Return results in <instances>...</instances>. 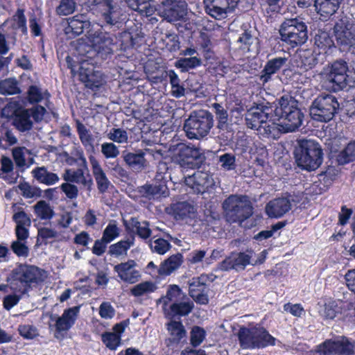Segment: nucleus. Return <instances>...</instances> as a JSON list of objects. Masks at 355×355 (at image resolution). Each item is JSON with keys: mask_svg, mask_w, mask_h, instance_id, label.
Returning a JSON list of instances; mask_svg holds the SVG:
<instances>
[{"mask_svg": "<svg viewBox=\"0 0 355 355\" xmlns=\"http://www.w3.org/2000/svg\"><path fill=\"white\" fill-rule=\"evenodd\" d=\"M294 153L297 165L308 171L317 169L322 163V149L313 140H300Z\"/></svg>", "mask_w": 355, "mask_h": 355, "instance_id": "f257e3e1", "label": "nucleus"}, {"mask_svg": "<svg viewBox=\"0 0 355 355\" xmlns=\"http://www.w3.org/2000/svg\"><path fill=\"white\" fill-rule=\"evenodd\" d=\"M347 62L342 59L335 60L323 69L322 82L329 89L336 92L345 89L349 82Z\"/></svg>", "mask_w": 355, "mask_h": 355, "instance_id": "f03ea898", "label": "nucleus"}, {"mask_svg": "<svg viewBox=\"0 0 355 355\" xmlns=\"http://www.w3.org/2000/svg\"><path fill=\"white\" fill-rule=\"evenodd\" d=\"M275 114L284 132H292L302 125L304 114L296 105L291 104L287 98L282 96L279 106L275 110Z\"/></svg>", "mask_w": 355, "mask_h": 355, "instance_id": "7ed1b4c3", "label": "nucleus"}, {"mask_svg": "<svg viewBox=\"0 0 355 355\" xmlns=\"http://www.w3.org/2000/svg\"><path fill=\"white\" fill-rule=\"evenodd\" d=\"M279 35L282 41L291 48L301 46L308 40L307 26L298 18L286 19L280 26Z\"/></svg>", "mask_w": 355, "mask_h": 355, "instance_id": "20e7f679", "label": "nucleus"}, {"mask_svg": "<svg viewBox=\"0 0 355 355\" xmlns=\"http://www.w3.org/2000/svg\"><path fill=\"white\" fill-rule=\"evenodd\" d=\"M213 124L212 114L209 111L200 110L191 113L184 121L183 129L189 139H199L209 134Z\"/></svg>", "mask_w": 355, "mask_h": 355, "instance_id": "39448f33", "label": "nucleus"}, {"mask_svg": "<svg viewBox=\"0 0 355 355\" xmlns=\"http://www.w3.org/2000/svg\"><path fill=\"white\" fill-rule=\"evenodd\" d=\"M243 196L232 194L223 202L226 220L231 223H242L252 214V206Z\"/></svg>", "mask_w": 355, "mask_h": 355, "instance_id": "423d86ee", "label": "nucleus"}, {"mask_svg": "<svg viewBox=\"0 0 355 355\" xmlns=\"http://www.w3.org/2000/svg\"><path fill=\"white\" fill-rule=\"evenodd\" d=\"M334 31L341 51H349L355 46V19L341 15L334 25Z\"/></svg>", "mask_w": 355, "mask_h": 355, "instance_id": "0eeeda50", "label": "nucleus"}, {"mask_svg": "<svg viewBox=\"0 0 355 355\" xmlns=\"http://www.w3.org/2000/svg\"><path fill=\"white\" fill-rule=\"evenodd\" d=\"M339 108L337 98L331 94H320L312 103L310 114L313 119L320 122H329Z\"/></svg>", "mask_w": 355, "mask_h": 355, "instance_id": "6e6552de", "label": "nucleus"}, {"mask_svg": "<svg viewBox=\"0 0 355 355\" xmlns=\"http://www.w3.org/2000/svg\"><path fill=\"white\" fill-rule=\"evenodd\" d=\"M174 157L180 166L184 168L199 169L205 162V156L198 148L184 143L177 145Z\"/></svg>", "mask_w": 355, "mask_h": 355, "instance_id": "1a4fd4ad", "label": "nucleus"}, {"mask_svg": "<svg viewBox=\"0 0 355 355\" xmlns=\"http://www.w3.org/2000/svg\"><path fill=\"white\" fill-rule=\"evenodd\" d=\"M37 268L26 264H20L12 271L10 282L13 290L25 293L32 283L37 282Z\"/></svg>", "mask_w": 355, "mask_h": 355, "instance_id": "9d476101", "label": "nucleus"}, {"mask_svg": "<svg viewBox=\"0 0 355 355\" xmlns=\"http://www.w3.org/2000/svg\"><path fill=\"white\" fill-rule=\"evenodd\" d=\"M355 345L349 340L342 336L340 339H328L316 346V352L320 355H354Z\"/></svg>", "mask_w": 355, "mask_h": 355, "instance_id": "9b49d317", "label": "nucleus"}, {"mask_svg": "<svg viewBox=\"0 0 355 355\" xmlns=\"http://www.w3.org/2000/svg\"><path fill=\"white\" fill-rule=\"evenodd\" d=\"M271 111L272 107L268 102L256 103L248 110L245 114L248 128L261 131L262 125L268 121Z\"/></svg>", "mask_w": 355, "mask_h": 355, "instance_id": "f8f14e48", "label": "nucleus"}, {"mask_svg": "<svg viewBox=\"0 0 355 355\" xmlns=\"http://www.w3.org/2000/svg\"><path fill=\"white\" fill-rule=\"evenodd\" d=\"M80 306L65 309L62 315L57 318L54 324V337L56 339L62 340L65 338L67 331L75 324L80 313Z\"/></svg>", "mask_w": 355, "mask_h": 355, "instance_id": "ddd939ff", "label": "nucleus"}, {"mask_svg": "<svg viewBox=\"0 0 355 355\" xmlns=\"http://www.w3.org/2000/svg\"><path fill=\"white\" fill-rule=\"evenodd\" d=\"M239 0H203L205 12L212 18L221 20L232 10Z\"/></svg>", "mask_w": 355, "mask_h": 355, "instance_id": "4468645a", "label": "nucleus"}, {"mask_svg": "<svg viewBox=\"0 0 355 355\" xmlns=\"http://www.w3.org/2000/svg\"><path fill=\"white\" fill-rule=\"evenodd\" d=\"M116 47L117 44L113 36L108 33H100L94 37L93 48L96 55L103 60L110 58Z\"/></svg>", "mask_w": 355, "mask_h": 355, "instance_id": "2eb2a0df", "label": "nucleus"}, {"mask_svg": "<svg viewBox=\"0 0 355 355\" xmlns=\"http://www.w3.org/2000/svg\"><path fill=\"white\" fill-rule=\"evenodd\" d=\"M253 253L252 249L247 250L246 252H232L220 263L219 268L224 271L244 270L247 266L252 265L250 259Z\"/></svg>", "mask_w": 355, "mask_h": 355, "instance_id": "dca6fc26", "label": "nucleus"}, {"mask_svg": "<svg viewBox=\"0 0 355 355\" xmlns=\"http://www.w3.org/2000/svg\"><path fill=\"white\" fill-rule=\"evenodd\" d=\"M185 184L194 193L202 194L212 188L215 183L208 173L198 170L193 175L185 178Z\"/></svg>", "mask_w": 355, "mask_h": 355, "instance_id": "f3484780", "label": "nucleus"}, {"mask_svg": "<svg viewBox=\"0 0 355 355\" xmlns=\"http://www.w3.org/2000/svg\"><path fill=\"white\" fill-rule=\"evenodd\" d=\"M136 266L135 260L128 259L125 262L115 265L114 271L117 273L122 282L133 284L137 282L141 277L139 271L135 268Z\"/></svg>", "mask_w": 355, "mask_h": 355, "instance_id": "a211bd4d", "label": "nucleus"}, {"mask_svg": "<svg viewBox=\"0 0 355 355\" xmlns=\"http://www.w3.org/2000/svg\"><path fill=\"white\" fill-rule=\"evenodd\" d=\"M163 17L168 22L182 20L187 14V4L183 0H166Z\"/></svg>", "mask_w": 355, "mask_h": 355, "instance_id": "6ab92c4d", "label": "nucleus"}, {"mask_svg": "<svg viewBox=\"0 0 355 355\" xmlns=\"http://www.w3.org/2000/svg\"><path fill=\"white\" fill-rule=\"evenodd\" d=\"M12 209H17L16 204H13ZM18 211L12 216V220L16 223L15 234L19 241H26L29 236L28 227L31 226V220L28 215L21 207H17Z\"/></svg>", "mask_w": 355, "mask_h": 355, "instance_id": "aec40b11", "label": "nucleus"}, {"mask_svg": "<svg viewBox=\"0 0 355 355\" xmlns=\"http://www.w3.org/2000/svg\"><path fill=\"white\" fill-rule=\"evenodd\" d=\"M207 289L208 286L205 282L203 277H193L189 283V294L196 303L207 304L209 303Z\"/></svg>", "mask_w": 355, "mask_h": 355, "instance_id": "412c9836", "label": "nucleus"}, {"mask_svg": "<svg viewBox=\"0 0 355 355\" xmlns=\"http://www.w3.org/2000/svg\"><path fill=\"white\" fill-rule=\"evenodd\" d=\"M194 308V303L187 298V301H179L175 303H171L163 309L165 317L173 320L178 317L187 316Z\"/></svg>", "mask_w": 355, "mask_h": 355, "instance_id": "4be33fe9", "label": "nucleus"}, {"mask_svg": "<svg viewBox=\"0 0 355 355\" xmlns=\"http://www.w3.org/2000/svg\"><path fill=\"white\" fill-rule=\"evenodd\" d=\"M98 8L103 21L108 25L114 26L120 23L121 12L113 0H103L98 3Z\"/></svg>", "mask_w": 355, "mask_h": 355, "instance_id": "5701e85b", "label": "nucleus"}, {"mask_svg": "<svg viewBox=\"0 0 355 355\" xmlns=\"http://www.w3.org/2000/svg\"><path fill=\"white\" fill-rule=\"evenodd\" d=\"M166 183L167 181L161 175H157L152 184L144 185L142 189L148 197L154 198L160 197L165 198L169 194V190Z\"/></svg>", "mask_w": 355, "mask_h": 355, "instance_id": "b1692460", "label": "nucleus"}, {"mask_svg": "<svg viewBox=\"0 0 355 355\" xmlns=\"http://www.w3.org/2000/svg\"><path fill=\"white\" fill-rule=\"evenodd\" d=\"M277 339L261 324H254L253 349H263L268 346H275Z\"/></svg>", "mask_w": 355, "mask_h": 355, "instance_id": "393cba45", "label": "nucleus"}, {"mask_svg": "<svg viewBox=\"0 0 355 355\" xmlns=\"http://www.w3.org/2000/svg\"><path fill=\"white\" fill-rule=\"evenodd\" d=\"M277 339L261 324H254L253 349H263L268 346H275Z\"/></svg>", "mask_w": 355, "mask_h": 355, "instance_id": "a878e982", "label": "nucleus"}, {"mask_svg": "<svg viewBox=\"0 0 355 355\" xmlns=\"http://www.w3.org/2000/svg\"><path fill=\"white\" fill-rule=\"evenodd\" d=\"M291 208L290 200L286 198H277L269 201L266 206V212L270 218H280Z\"/></svg>", "mask_w": 355, "mask_h": 355, "instance_id": "bb28decb", "label": "nucleus"}, {"mask_svg": "<svg viewBox=\"0 0 355 355\" xmlns=\"http://www.w3.org/2000/svg\"><path fill=\"white\" fill-rule=\"evenodd\" d=\"M287 61L286 58L277 57L270 59L261 71L259 80L264 85L272 80L273 75L279 72Z\"/></svg>", "mask_w": 355, "mask_h": 355, "instance_id": "cd10ccee", "label": "nucleus"}, {"mask_svg": "<svg viewBox=\"0 0 355 355\" xmlns=\"http://www.w3.org/2000/svg\"><path fill=\"white\" fill-rule=\"evenodd\" d=\"M170 338L166 342L167 346L178 345L187 337V331L182 321L171 320L166 324Z\"/></svg>", "mask_w": 355, "mask_h": 355, "instance_id": "c85d7f7f", "label": "nucleus"}, {"mask_svg": "<svg viewBox=\"0 0 355 355\" xmlns=\"http://www.w3.org/2000/svg\"><path fill=\"white\" fill-rule=\"evenodd\" d=\"M88 63L83 60L78 67L80 80L85 83V86L92 89H98L102 85L101 80L98 79L94 74V67H86Z\"/></svg>", "mask_w": 355, "mask_h": 355, "instance_id": "c756f323", "label": "nucleus"}, {"mask_svg": "<svg viewBox=\"0 0 355 355\" xmlns=\"http://www.w3.org/2000/svg\"><path fill=\"white\" fill-rule=\"evenodd\" d=\"M343 0H315V6L322 21L328 20L336 12Z\"/></svg>", "mask_w": 355, "mask_h": 355, "instance_id": "7c9ffc66", "label": "nucleus"}, {"mask_svg": "<svg viewBox=\"0 0 355 355\" xmlns=\"http://www.w3.org/2000/svg\"><path fill=\"white\" fill-rule=\"evenodd\" d=\"M90 22L87 16L78 14L68 19V26L65 31L67 34L71 33L74 37L81 35L85 28H89Z\"/></svg>", "mask_w": 355, "mask_h": 355, "instance_id": "2f4dec72", "label": "nucleus"}, {"mask_svg": "<svg viewBox=\"0 0 355 355\" xmlns=\"http://www.w3.org/2000/svg\"><path fill=\"white\" fill-rule=\"evenodd\" d=\"M89 162L92 165V173L96 182L98 189L100 193H103L108 189L110 181L98 160L94 157L90 156Z\"/></svg>", "mask_w": 355, "mask_h": 355, "instance_id": "473e14b6", "label": "nucleus"}, {"mask_svg": "<svg viewBox=\"0 0 355 355\" xmlns=\"http://www.w3.org/2000/svg\"><path fill=\"white\" fill-rule=\"evenodd\" d=\"M183 262V256L180 253L173 254L161 263L157 270L159 275L166 277L170 275L178 269Z\"/></svg>", "mask_w": 355, "mask_h": 355, "instance_id": "72a5a7b5", "label": "nucleus"}, {"mask_svg": "<svg viewBox=\"0 0 355 355\" xmlns=\"http://www.w3.org/2000/svg\"><path fill=\"white\" fill-rule=\"evenodd\" d=\"M31 174L37 182L48 186L53 185L60 180L56 173L49 171L45 166L35 167L31 171Z\"/></svg>", "mask_w": 355, "mask_h": 355, "instance_id": "f704fd0d", "label": "nucleus"}, {"mask_svg": "<svg viewBox=\"0 0 355 355\" xmlns=\"http://www.w3.org/2000/svg\"><path fill=\"white\" fill-rule=\"evenodd\" d=\"M126 165L133 171H141L146 166L145 153L139 150L137 153L128 152L123 155Z\"/></svg>", "mask_w": 355, "mask_h": 355, "instance_id": "c9c22d12", "label": "nucleus"}, {"mask_svg": "<svg viewBox=\"0 0 355 355\" xmlns=\"http://www.w3.org/2000/svg\"><path fill=\"white\" fill-rule=\"evenodd\" d=\"M237 337L240 347L243 349H253L254 324H249L248 327L241 326L237 332Z\"/></svg>", "mask_w": 355, "mask_h": 355, "instance_id": "e433bc0d", "label": "nucleus"}, {"mask_svg": "<svg viewBox=\"0 0 355 355\" xmlns=\"http://www.w3.org/2000/svg\"><path fill=\"white\" fill-rule=\"evenodd\" d=\"M314 46L318 49L319 54L327 53L329 49L334 47V42L329 32L318 30L314 37Z\"/></svg>", "mask_w": 355, "mask_h": 355, "instance_id": "4c0bfd02", "label": "nucleus"}, {"mask_svg": "<svg viewBox=\"0 0 355 355\" xmlns=\"http://www.w3.org/2000/svg\"><path fill=\"white\" fill-rule=\"evenodd\" d=\"M14 125L21 132L30 130L33 127L28 110L21 109L15 111Z\"/></svg>", "mask_w": 355, "mask_h": 355, "instance_id": "58836bf2", "label": "nucleus"}, {"mask_svg": "<svg viewBox=\"0 0 355 355\" xmlns=\"http://www.w3.org/2000/svg\"><path fill=\"white\" fill-rule=\"evenodd\" d=\"M126 228L132 232H135L139 237L143 239H147L151 236L152 231L149 227V223L144 221L140 223L137 218H131Z\"/></svg>", "mask_w": 355, "mask_h": 355, "instance_id": "ea45409f", "label": "nucleus"}, {"mask_svg": "<svg viewBox=\"0 0 355 355\" xmlns=\"http://www.w3.org/2000/svg\"><path fill=\"white\" fill-rule=\"evenodd\" d=\"M186 298L182 289L176 284L169 285L165 296L162 297L160 301L163 302V309L169 306L170 303H175Z\"/></svg>", "mask_w": 355, "mask_h": 355, "instance_id": "a19ab883", "label": "nucleus"}, {"mask_svg": "<svg viewBox=\"0 0 355 355\" xmlns=\"http://www.w3.org/2000/svg\"><path fill=\"white\" fill-rule=\"evenodd\" d=\"M139 40L141 38L138 34H133L129 31H123L120 33L119 37L120 49L126 51L128 49L138 47L139 46Z\"/></svg>", "mask_w": 355, "mask_h": 355, "instance_id": "79ce46f5", "label": "nucleus"}, {"mask_svg": "<svg viewBox=\"0 0 355 355\" xmlns=\"http://www.w3.org/2000/svg\"><path fill=\"white\" fill-rule=\"evenodd\" d=\"M172 213L176 220H183L190 217L194 212V207L187 201L178 202L171 205Z\"/></svg>", "mask_w": 355, "mask_h": 355, "instance_id": "37998d69", "label": "nucleus"}, {"mask_svg": "<svg viewBox=\"0 0 355 355\" xmlns=\"http://www.w3.org/2000/svg\"><path fill=\"white\" fill-rule=\"evenodd\" d=\"M76 125L79 139L85 148L93 150L94 139L92 135L78 119L76 120Z\"/></svg>", "mask_w": 355, "mask_h": 355, "instance_id": "c03bdc74", "label": "nucleus"}, {"mask_svg": "<svg viewBox=\"0 0 355 355\" xmlns=\"http://www.w3.org/2000/svg\"><path fill=\"white\" fill-rule=\"evenodd\" d=\"M50 98L51 94L47 89L42 92L41 89L37 85H31L28 89L27 99L30 104H37L43 99L49 101Z\"/></svg>", "mask_w": 355, "mask_h": 355, "instance_id": "a18cd8bd", "label": "nucleus"}, {"mask_svg": "<svg viewBox=\"0 0 355 355\" xmlns=\"http://www.w3.org/2000/svg\"><path fill=\"white\" fill-rule=\"evenodd\" d=\"M135 236H131L125 240L112 244L109 248V254L112 256L119 257L126 254L127 251L134 245Z\"/></svg>", "mask_w": 355, "mask_h": 355, "instance_id": "49530a36", "label": "nucleus"}, {"mask_svg": "<svg viewBox=\"0 0 355 355\" xmlns=\"http://www.w3.org/2000/svg\"><path fill=\"white\" fill-rule=\"evenodd\" d=\"M21 89L15 78H6L0 81V94L5 96L19 94Z\"/></svg>", "mask_w": 355, "mask_h": 355, "instance_id": "de8ad7c7", "label": "nucleus"}, {"mask_svg": "<svg viewBox=\"0 0 355 355\" xmlns=\"http://www.w3.org/2000/svg\"><path fill=\"white\" fill-rule=\"evenodd\" d=\"M263 15L267 17H273L280 12V0H259Z\"/></svg>", "mask_w": 355, "mask_h": 355, "instance_id": "09e8293b", "label": "nucleus"}, {"mask_svg": "<svg viewBox=\"0 0 355 355\" xmlns=\"http://www.w3.org/2000/svg\"><path fill=\"white\" fill-rule=\"evenodd\" d=\"M201 59L196 56L180 58L175 62V67L178 69H180L182 72L189 71L190 69L201 66Z\"/></svg>", "mask_w": 355, "mask_h": 355, "instance_id": "8fccbe9b", "label": "nucleus"}, {"mask_svg": "<svg viewBox=\"0 0 355 355\" xmlns=\"http://www.w3.org/2000/svg\"><path fill=\"white\" fill-rule=\"evenodd\" d=\"M355 160V141H350L337 156V162L344 165Z\"/></svg>", "mask_w": 355, "mask_h": 355, "instance_id": "3c124183", "label": "nucleus"}, {"mask_svg": "<svg viewBox=\"0 0 355 355\" xmlns=\"http://www.w3.org/2000/svg\"><path fill=\"white\" fill-rule=\"evenodd\" d=\"M34 211L37 216L42 220H50L54 215V211L44 200H40L35 205Z\"/></svg>", "mask_w": 355, "mask_h": 355, "instance_id": "603ef678", "label": "nucleus"}, {"mask_svg": "<svg viewBox=\"0 0 355 355\" xmlns=\"http://www.w3.org/2000/svg\"><path fill=\"white\" fill-rule=\"evenodd\" d=\"M157 289L155 283L146 281L139 283L130 289V294L135 297H140L145 294L153 293Z\"/></svg>", "mask_w": 355, "mask_h": 355, "instance_id": "864d4df0", "label": "nucleus"}, {"mask_svg": "<svg viewBox=\"0 0 355 355\" xmlns=\"http://www.w3.org/2000/svg\"><path fill=\"white\" fill-rule=\"evenodd\" d=\"M103 343L110 350H116L121 345V338L110 331L101 334Z\"/></svg>", "mask_w": 355, "mask_h": 355, "instance_id": "5fc2aeb1", "label": "nucleus"}, {"mask_svg": "<svg viewBox=\"0 0 355 355\" xmlns=\"http://www.w3.org/2000/svg\"><path fill=\"white\" fill-rule=\"evenodd\" d=\"M218 164L224 171H234L236 168L237 166L236 156L233 153H225L218 157Z\"/></svg>", "mask_w": 355, "mask_h": 355, "instance_id": "6e6d98bb", "label": "nucleus"}, {"mask_svg": "<svg viewBox=\"0 0 355 355\" xmlns=\"http://www.w3.org/2000/svg\"><path fill=\"white\" fill-rule=\"evenodd\" d=\"M206 331L199 326H193L190 331V343L193 347H198L205 339Z\"/></svg>", "mask_w": 355, "mask_h": 355, "instance_id": "4d7b16f0", "label": "nucleus"}, {"mask_svg": "<svg viewBox=\"0 0 355 355\" xmlns=\"http://www.w3.org/2000/svg\"><path fill=\"white\" fill-rule=\"evenodd\" d=\"M76 8V0H60L55 11L59 16H67L72 14L75 11Z\"/></svg>", "mask_w": 355, "mask_h": 355, "instance_id": "13d9d810", "label": "nucleus"}, {"mask_svg": "<svg viewBox=\"0 0 355 355\" xmlns=\"http://www.w3.org/2000/svg\"><path fill=\"white\" fill-rule=\"evenodd\" d=\"M120 234V229L116 221L112 220L108 223L103 232L102 238L109 243L117 238Z\"/></svg>", "mask_w": 355, "mask_h": 355, "instance_id": "bf43d9fd", "label": "nucleus"}, {"mask_svg": "<svg viewBox=\"0 0 355 355\" xmlns=\"http://www.w3.org/2000/svg\"><path fill=\"white\" fill-rule=\"evenodd\" d=\"M128 1L129 2L130 7L132 10L139 12L141 15L146 17L153 15V8L148 3L140 1L139 0H133L132 3H131V0H128Z\"/></svg>", "mask_w": 355, "mask_h": 355, "instance_id": "052dcab7", "label": "nucleus"}, {"mask_svg": "<svg viewBox=\"0 0 355 355\" xmlns=\"http://www.w3.org/2000/svg\"><path fill=\"white\" fill-rule=\"evenodd\" d=\"M19 189L26 198H38L42 196V190L37 187H32L28 182L21 183Z\"/></svg>", "mask_w": 355, "mask_h": 355, "instance_id": "680f3d73", "label": "nucleus"}, {"mask_svg": "<svg viewBox=\"0 0 355 355\" xmlns=\"http://www.w3.org/2000/svg\"><path fill=\"white\" fill-rule=\"evenodd\" d=\"M171 245L170 243L162 238H159L150 243V248L153 252H156L159 254H165L170 248Z\"/></svg>", "mask_w": 355, "mask_h": 355, "instance_id": "e2e57ef3", "label": "nucleus"}, {"mask_svg": "<svg viewBox=\"0 0 355 355\" xmlns=\"http://www.w3.org/2000/svg\"><path fill=\"white\" fill-rule=\"evenodd\" d=\"M24 9L18 8L12 17V19L16 22L17 28L20 29L23 33H27L26 17L24 15Z\"/></svg>", "mask_w": 355, "mask_h": 355, "instance_id": "0e129e2a", "label": "nucleus"}, {"mask_svg": "<svg viewBox=\"0 0 355 355\" xmlns=\"http://www.w3.org/2000/svg\"><path fill=\"white\" fill-rule=\"evenodd\" d=\"M108 138L117 143H125L128 141L127 132L121 128H112L108 134Z\"/></svg>", "mask_w": 355, "mask_h": 355, "instance_id": "69168bd1", "label": "nucleus"}, {"mask_svg": "<svg viewBox=\"0 0 355 355\" xmlns=\"http://www.w3.org/2000/svg\"><path fill=\"white\" fill-rule=\"evenodd\" d=\"M22 241H14L11 243L10 248L12 252L17 256V257H26L28 256L29 254V249L28 246L21 242Z\"/></svg>", "mask_w": 355, "mask_h": 355, "instance_id": "338daca9", "label": "nucleus"}, {"mask_svg": "<svg viewBox=\"0 0 355 355\" xmlns=\"http://www.w3.org/2000/svg\"><path fill=\"white\" fill-rule=\"evenodd\" d=\"M18 331L19 335L26 339H33L38 336L37 330L33 325H19Z\"/></svg>", "mask_w": 355, "mask_h": 355, "instance_id": "774afa93", "label": "nucleus"}]
</instances>
